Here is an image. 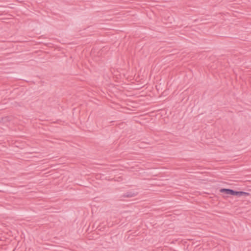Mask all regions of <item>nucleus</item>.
I'll return each mask as SVG.
<instances>
[{
  "mask_svg": "<svg viewBox=\"0 0 251 251\" xmlns=\"http://www.w3.org/2000/svg\"><path fill=\"white\" fill-rule=\"evenodd\" d=\"M250 195V193L242 191V196H248Z\"/></svg>",
  "mask_w": 251,
  "mask_h": 251,
  "instance_id": "3",
  "label": "nucleus"
},
{
  "mask_svg": "<svg viewBox=\"0 0 251 251\" xmlns=\"http://www.w3.org/2000/svg\"><path fill=\"white\" fill-rule=\"evenodd\" d=\"M220 193L238 197L242 196V191H237L231 189L222 188L219 190Z\"/></svg>",
  "mask_w": 251,
  "mask_h": 251,
  "instance_id": "1",
  "label": "nucleus"
},
{
  "mask_svg": "<svg viewBox=\"0 0 251 251\" xmlns=\"http://www.w3.org/2000/svg\"><path fill=\"white\" fill-rule=\"evenodd\" d=\"M138 195V193H134L131 191L127 192L124 194L122 197L123 198H132Z\"/></svg>",
  "mask_w": 251,
  "mask_h": 251,
  "instance_id": "2",
  "label": "nucleus"
}]
</instances>
